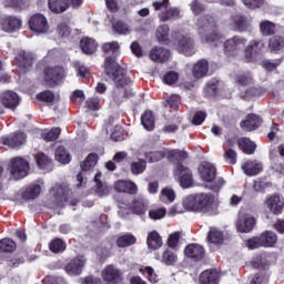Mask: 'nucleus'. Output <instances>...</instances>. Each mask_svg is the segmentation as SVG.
<instances>
[{
  "mask_svg": "<svg viewBox=\"0 0 284 284\" xmlns=\"http://www.w3.org/2000/svg\"><path fill=\"white\" fill-rule=\"evenodd\" d=\"M199 34L203 43H211L219 48L223 43L225 52L227 54H239L247 44V39L241 36H234L225 41V37L216 31V21L212 16H204L197 22Z\"/></svg>",
  "mask_w": 284,
  "mask_h": 284,
  "instance_id": "nucleus-1",
  "label": "nucleus"
},
{
  "mask_svg": "<svg viewBox=\"0 0 284 284\" xmlns=\"http://www.w3.org/2000/svg\"><path fill=\"white\" fill-rule=\"evenodd\" d=\"M104 72L105 75L112 79L115 88L118 90L122 89L123 97H132V80L125 74V70H123L114 58L108 57L104 62Z\"/></svg>",
  "mask_w": 284,
  "mask_h": 284,
  "instance_id": "nucleus-2",
  "label": "nucleus"
},
{
  "mask_svg": "<svg viewBox=\"0 0 284 284\" xmlns=\"http://www.w3.org/2000/svg\"><path fill=\"white\" fill-rule=\"evenodd\" d=\"M214 199L207 193H200L184 197L182 205L189 212H203L207 214L212 210Z\"/></svg>",
  "mask_w": 284,
  "mask_h": 284,
  "instance_id": "nucleus-3",
  "label": "nucleus"
},
{
  "mask_svg": "<svg viewBox=\"0 0 284 284\" xmlns=\"http://www.w3.org/2000/svg\"><path fill=\"white\" fill-rule=\"evenodd\" d=\"M28 170H30V166L28 165V161L23 160V158H14L11 160L10 174L16 181L26 179V176H28Z\"/></svg>",
  "mask_w": 284,
  "mask_h": 284,
  "instance_id": "nucleus-4",
  "label": "nucleus"
},
{
  "mask_svg": "<svg viewBox=\"0 0 284 284\" xmlns=\"http://www.w3.org/2000/svg\"><path fill=\"white\" fill-rule=\"evenodd\" d=\"M63 79H65L63 67H47L44 69V81L48 85H59Z\"/></svg>",
  "mask_w": 284,
  "mask_h": 284,
  "instance_id": "nucleus-5",
  "label": "nucleus"
},
{
  "mask_svg": "<svg viewBox=\"0 0 284 284\" xmlns=\"http://www.w3.org/2000/svg\"><path fill=\"white\" fill-rule=\"evenodd\" d=\"M87 263L88 260H85V256L78 255L67 263L65 272L69 276H81Z\"/></svg>",
  "mask_w": 284,
  "mask_h": 284,
  "instance_id": "nucleus-6",
  "label": "nucleus"
},
{
  "mask_svg": "<svg viewBox=\"0 0 284 284\" xmlns=\"http://www.w3.org/2000/svg\"><path fill=\"white\" fill-rule=\"evenodd\" d=\"M102 278L108 284H119L123 281V273L114 264H109L102 271Z\"/></svg>",
  "mask_w": 284,
  "mask_h": 284,
  "instance_id": "nucleus-7",
  "label": "nucleus"
},
{
  "mask_svg": "<svg viewBox=\"0 0 284 284\" xmlns=\"http://www.w3.org/2000/svg\"><path fill=\"white\" fill-rule=\"evenodd\" d=\"M30 30L37 32L38 34H45L50 30V24H48V19L41 13L32 16L29 20Z\"/></svg>",
  "mask_w": 284,
  "mask_h": 284,
  "instance_id": "nucleus-8",
  "label": "nucleus"
},
{
  "mask_svg": "<svg viewBox=\"0 0 284 284\" xmlns=\"http://www.w3.org/2000/svg\"><path fill=\"white\" fill-rule=\"evenodd\" d=\"M51 196H53V202L55 203V207H63L68 200L70 199V189L61 185H55L51 189Z\"/></svg>",
  "mask_w": 284,
  "mask_h": 284,
  "instance_id": "nucleus-9",
  "label": "nucleus"
},
{
  "mask_svg": "<svg viewBox=\"0 0 284 284\" xmlns=\"http://www.w3.org/2000/svg\"><path fill=\"white\" fill-rule=\"evenodd\" d=\"M149 207L150 202L148 200L138 197L131 202L129 210L132 212V214L140 216L142 221H145V214H148Z\"/></svg>",
  "mask_w": 284,
  "mask_h": 284,
  "instance_id": "nucleus-10",
  "label": "nucleus"
},
{
  "mask_svg": "<svg viewBox=\"0 0 284 284\" xmlns=\"http://www.w3.org/2000/svg\"><path fill=\"white\" fill-rule=\"evenodd\" d=\"M174 175L178 176L182 187H192L194 180L192 179V171H190V169L182 164H178L174 171Z\"/></svg>",
  "mask_w": 284,
  "mask_h": 284,
  "instance_id": "nucleus-11",
  "label": "nucleus"
},
{
  "mask_svg": "<svg viewBox=\"0 0 284 284\" xmlns=\"http://www.w3.org/2000/svg\"><path fill=\"white\" fill-rule=\"evenodd\" d=\"M263 50V42L261 40H252L244 49V59L247 63H252V61H256V57Z\"/></svg>",
  "mask_w": 284,
  "mask_h": 284,
  "instance_id": "nucleus-12",
  "label": "nucleus"
},
{
  "mask_svg": "<svg viewBox=\"0 0 284 284\" xmlns=\"http://www.w3.org/2000/svg\"><path fill=\"white\" fill-rule=\"evenodd\" d=\"M0 101L4 108L17 110V106L21 103V98L14 91H4L0 94Z\"/></svg>",
  "mask_w": 284,
  "mask_h": 284,
  "instance_id": "nucleus-13",
  "label": "nucleus"
},
{
  "mask_svg": "<svg viewBox=\"0 0 284 284\" xmlns=\"http://www.w3.org/2000/svg\"><path fill=\"white\" fill-rule=\"evenodd\" d=\"M199 172L202 181L206 183H212L216 179V168L210 162H202Z\"/></svg>",
  "mask_w": 284,
  "mask_h": 284,
  "instance_id": "nucleus-14",
  "label": "nucleus"
},
{
  "mask_svg": "<svg viewBox=\"0 0 284 284\" xmlns=\"http://www.w3.org/2000/svg\"><path fill=\"white\" fill-rule=\"evenodd\" d=\"M176 50L181 54H185V57H192V54L196 52V50L194 49V40H192V38L182 37L178 41Z\"/></svg>",
  "mask_w": 284,
  "mask_h": 284,
  "instance_id": "nucleus-15",
  "label": "nucleus"
},
{
  "mask_svg": "<svg viewBox=\"0 0 284 284\" xmlns=\"http://www.w3.org/2000/svg\"><path fill=\"white\" fill-rule=\"evenodd\" d=\"M256 226V219L254 216L246 214L241 215L237 221V230L244 234H247V232H252L254 227Z\"/></svg>",
  "mask_w": 284,
  "mask_h": 284,
  "instance_id": "nucleus-16",
  "label": "nucleus"
},
{
  "mask_svg": "<svg viewBox=\"0 0 284 284\" xmlns=\"http://www.w3.org/2000/svg\"><path fill=\"white\" fill-rule=\"evenodd\" d=\"M172 57L169 49L162 47H155L150 51V59L155 63H165Z\"/></svg>",
  "mask_w": 284,
  "mask_h": 284,
  "instance_id": "nucleus-17",
  "label": "nucleus"
},
{
  "mask_svg": "<svg viewBox=\"0 0 284 284\" xmlns=\"http://www.w3.org/2000/svg\"><path fill=\"white\" fill-rule=\"evenodd\" d=\"M184 254L194 261H203L205 256V248L200 244H189L184 250Z\"/></svg>",
  "mask_w": 284,
  "mask_h": 284,
  "instance_id": "nucleus-18",
  "label": "nucleus"
},
{
  "mask_svg": "<svg viewBox=\"0 0 284 284\" xmlns=\"http://www.w3.org/2000/svg\"><path fill=\"white\" fill-rule=\"evenodd\" d=\"M242 170L247 176H256L263 172V163L257 160H248L242 164Z\"/></svg>",
  "mask_w": 284,
  "mask_h": 284,
  "instance_id": "nucleus-19",
  "label": "nucleus"
},
{
  "mask_svg": "<svg viewBox=\"0 0 284 284\" xmlns=\"http://www.w3.org/2000/svg\"><path fill=\"white\" fill-rule=\"evenodd\" d=\"M22 23L21 19L8 16L2 20V30L4 32H17V30L21 29Z\"/></svg>",
  "mask_w": 284,
  "mask_h": 284,
  "instance_id": "nucleus-20",
  "label": "nucleus"
},
{
  "mask_svg": "<svg viewBox=\"0 0 284 284\" xmlns=\"http://www.w3.org/2000/svg\"><path fill=\"white\" fill-rule=\"evenodd\" d=\"M26 133L18 132L13 133L9 138H2L1 141L3 145H8L9 148H19L20 145H23L26 143Z\"/></svg>",
  "mask_w": 284,
  "mask_h": 284,
  "instance_id": "nucleus-21",
  "label": "nucleus"
},
{
  "mask_svg": "<svg viewBox=\"0 0 284 284\" xmlns=\"http://www.w3.org/2000/svg\"><path fill=\"white\" fill-rule=\"evenodd\" d=\"M265 205L273 212V214H281L284 205L283 197H280V195H271L266 199Z\"/></svg>",
  "mask_w": 284,
  "mask_h": 284,
  "instance_id": "nucleus-22",
  "label": "nucleus"
},
{
  "mask_svg": "<svg viewBox=\"0 0 284 284\" xmlns=\"http://www.w3.org/2000/svg\"><path fill=\"white\" fill-rule=\"evenodd\" d=\"M114 189L116 192H124L126 194H136V192H139V186H136L134 182L125 180L115 182Z\"/></svg>",
  "mask_w": 284,
  "mask_h": 284,
  "instance_id": "nucleus-23",
  "label": "nucleus"
},
{
  "mask_svg": "<svg viewBox=\"0 0 284 284\" xmlns=\"http://www.w3.org/2000/svg\"><path fill=\"white\" fill-rule=\"evenodd\" d=\"M210 71V64L207 60H200L193 67V77L194 79H203V77H207V72Z\"/></svg>",
  "mask_w": 284,
  "mask_h": 284,
  "instance_id": "nucleus-24",
  "label": "nucleus"
},
{
  "mask_svg": "<svg viewBox=\"0 0 284 284\" xmlns=\"http://www.w3.org/2000/svg\"><path fill=\"white\" fill-rule=\"evenodd\" d=\"M242 130L246 132H252V130H256L258 125H261V118L256 114H248L246 120L240 123Z\"/></svg>",
  "mask_w": 284,
  "mask_h": 284,
  "instance_id": "nucleus-25",
  "label": "nucleus"
},
{
  "mask_svg": "<svg viewBox=\"0 0 284 284\" xmlns=\"http://www.w3.org/2000/svg\"><path fill=\"white\" fill-rule=\"evenodd\" d=\"M159 19L163 23L168 21H176V19H181V10H179V8H170L162 11L159 16Z\"/></svg>",
  "mask_w": 284,
  "mask_h": 284,
  "instance_id": "nucleus-26",
  "label": "nucleus"
},
{
  "mask_svg": "<svg viewBox=\"0 0 284 284\" xmlns=\"http://www.w3.org/2000/svg\"><path fill=\"white\" fill-rule=\"evenodd\" d=\"M48 6L51 12L61 14V12H65L68 10L70 2L68 0H49Z\"/></svg>",
  "mask_w": 284,
  "mask_h": 284,
  "instance_id": "nucleus-27",
  "label": "nucleus"
},
{
  "mask_svg": "<svg viewBox=\"0 0 284 284\" xmlns=\"http://www.w3.org/2000/svg\"><path fill=\"white\" fill-rule=\"evenodd\" d=\"M206 239L211 245H223L225 236L223 235V232L219 231V229L211 227Z\"/></svg>",
  "mask_w": 284,
  "mask_h": 284,
  "instance_id": "nucleus-28",
  "label": "nucleus"
},
{
  "mask_svg": "<svg viewBox=\"0 0 284 284\" xmlns=\"http://www.w3.org/2000/svg\"><path fill=\"white\" fill-rule=\"evenodd\" d=\"M146 245L150 250H159L163 245V239L156 231H152L148 234Z\"/></svg>",
  "mask_w": 284,
  "mask_h": 284,
  "instance_id": "nucleus-29",
  "label": "nucleus"
},
{
  "mask_svg": "<svg viewBox=\"0 0 284 284\" xmlns=\"http://www.w3.org/2000/svg\"><path fill=\"white\" fill-rule=\"evenodd\" d=\"M41 194V185L39 184H31L26 189V191L22 192V199L23 201H33V199H37Z\"/></svg>",
  "mask_w": 284,
  "mask_h": 284,
  "instance_id": "nucleus-30",
  "label": "nucleus"
},
{
  "mask_svg": "<svg viewBox=\"0 0 284 284\" xmlns=\"http://www.w3.org/2000/svg\"><path fill=\"white\" fill-rule=\"evenodd\" d=\"M232 21L237 32H245L250 28V20L241 14L233 16Z\"/></svg>",
  "mask_w": 284,
  "mask_h": 284,
  "instance_id": "nucleus-31",
  "label": "nucleus"
},
{
  "mask_svg": "<svg viewBox=\"0 0 284 284\" xmlns=\"http://www.w3.org/2000/svg\"><path fill=\"white\" fill-rule=\"evenodd\" d=\"M200 283L219 284V272L210 270L204 271L200 276Z\"/></svg>",
  "mask_w": 284,
  "mask_h": 284,
  "instance_id": "nucleus-32",
  "label": "nucleus"
},
{
  "mask_svg": "<svg viewBox=\"0 0 284 284\" xmlns=\"http://www.w3.org/2000/svg\"><path fill=\"white\" fill-rule=\"evenodd\" d=\"M97 41L92 38H84L80 41V47L84 54H94L97 52Z\"/></svg>",
  "mask_w": 284,
  "mask_h": 284,
  "instance_id": "nucleus-33",
  "label": "nucleus"
},
{
  "mask_svg": "<svg viewBox=\"0 0 284 284\" xmlns=\"http://www.w3.org/2000/svg\"><path fill=\"white\" fill-rule=\"evenodd\" d=\"M263 247H274L278 237L272 231H265L260 235Z\"/></svg>",
  "mask_w": 284,
  "mask_h": 284,
  "instance_id": "nucleus-34",
  "label": "nucleus"
},
{
  "mask_svg": "<svg viewBox=\"0 0 284 284\" xmlns=\"http://www.w3.org/2000/svg\"><path fill=\"white\" fill-rule=\"evenodd\" d=\"M239 146L244 154H254L256 152V143L247 138H242L239 140Z\"/></svg>",
  "mask_w": 284,
  "mask_h": 284,
  "instance_id": "nucleus-35",
  "label": "nucleus"
},
{
  "mask_svg": "<svg viewBox=\"0 0 284 284\" xmlns=\"http://www.w3.org/2000/svg\"><path fill=\"white\" fill-rule=\"evenodd\" d=\"M99 179H101V173L98 172L94 176V181L97 183L95 185V194H98L100 197L108 196L110 194V186L108 184H103Z\"/></svg>",
  "mask_w": 284,
  "mask_h": 284,
  "instance_id": "nucleus-36",
  "label": "nucleus"
},
{
  "mask_svg": "<svg viewBox=\"0 0 284 284\" xmlns=\"http://www.w3.org/2000/svg\"><path fill=\"white\" fill-rule=\"evenodd\" d=\"M284 48V38L283 36H273L268 40V49L271 52H278Z\"/></svg>",
  "mask_w": 284,
  "mask_h": 284,
  "instance_id": "nucleus-37",
  "label": "nucleus"
},
{
  "mask_svg": "<svg viewBox=\"0 0 284 284\" xmlns=\"http://www.w3.org/2000/svg\"><path fill=\"white\" fill-rule=\"evenodd\" d=\"M98 161H99V155H97V153H90L80 165L82 172H89V170H92V168L97 165Z\"/></svg>",
  "mask_w": 284,
  "mask_h": 284,
  "instance_id": "nucleus-38",
  "label": "nucleus"
},
{
  "mask_svg": "<svg viewBox=\"0 0 284 284\" xmlns=\"http://www.w3.org/2000/svg\"><path fill=\"white\" fill-rule=\"evenodd\" d=\"M36 161L40 170H52V160L44 153H38L36 155Z\"/></svg>",
  "mask_w": 284,
  "mask_h": 284,
  "instance_id": "nucleus-39",
  "label": "nucleus"
},
{
  "mask_svg": "<svg viewBox=\"0 0 284 284\" xmlns=\"http://www.w3.org/2000/svg\"><path fill=\"white\" fill-rule=\"evenodd\" d=\"M260 31L263 37H272L276 32V24L270 20H265L260 24Z\"/></svg>",
  "mask_w": 284,
  "mask_h": 284,
  "instance_id": "nucleus-40",
  "label": "nucleus"
},
{
  "mask_svg": "<svg viewBox=\"0 0 284 284\" xmlns=\"http://www.w3.org/2000/svg\"><path fill=\"white\" fill-rule=\"evenodd\" d=\"M134 243H136V236L130 233L122 235L116 240L118 247H130V245H134Z\"/></svg>",
  "mask_w": 284,
  "mask_h": 284,
  "instance_id": "nucleus-41",
  "label": "nucleus"
},
{
  "mask_svg": "<svg viewBox=\"0 0 284 284\" xmlns=\"http://www.w3.org/2000/svg\"><path fill=\"white\" fill-rule=\"evenodd\" d=\"M55 160H58V162L62 163L63 165L70 163L71 156L68 150H65V146H59L55 150Z\"/></svg>",
  "mask_w": 284,
  "mask_h": 284,
  "instance_id": "nucleus-42",
  "label": "nucleus"
},
{
  "mask_svg": "<svg viewBox=\"0 0 284 284\" xmlns=\"http://www.w3.org/2000/svg\"><path fill=\"white\" fill-rule=\"evenodd\" d=\"M141 123L145 130H154V113H152V111H146L141 116Z\"/></svg>",
  "mask_w": 284,
  "mask_h": 284,
  "instance_id": "nucleus-43",
  "label": "nucleus"
},
{
  "mask_svg": "<svg viewBox=\"0 0 284 284\" xmlns=\"http://www.w3.org/2000/svg\"><path fill=\"white\" fill-rule=\"evenodd\" d=\"M187 159V152L181 150H172L169 152V160L172 163H181V161H185Z\"/></svg>",
  "mask_w": 284,
  "mask_h": 284,
  "instance_id": "nucleus-44",
  "label": "nucleus"
},
{
  "mask_svg": "<svg viewBox=\"0 0 284 284\" xmlns=\"http://www.w3.org/2000/svg\"><path fill=\"white\" fill-rule=\"evenodd\" d=\"M155 37L158 41L165 43L168 41V37H170V27L168 24H162L156 29Z\"/></svg>",
  "mask_w": 284,
  "mask_h": 284,
  "instance_id": "nucleus-45",
  "label": "nucleus"
},
{
  "mask_svg": "<svg viewBox=\"0 0 284 284\" xmlns=\"http://www.w3.org/2000/svg\"><path fill=\"white\" fill-rule=\"evenodd\" d=\"M49 250H51L53 254L65 252V242H63L61 239H55L49 244Z\"/></svg>",
  "mask_w": 284,
  "mask_h": 284,
  "instance_id": "nucleus-46",
  "label": "nucleus"
},
{
  "mask_svg": "<svg viewBox=\"0 0 284 284\" xmlns=\"http://www.w3.org/2000/svg\"><path fill=\"white\" fill-rule=\"evenodd\" d=\"M17 244L11 239H3L0 241V252H14Z\"/></svg>",
  "mask_w": 284,
  "mask_h": 284,
  "instance_id": "nucleus-47",
  "label": "nucleus"
},
{
  "mask_svg": "<svg viewBox=\"0 0 284 284\" xmlns=\"http://www.w3.org/2000/svg\"><path fill=\"white\" fill-rule=\"evenodd\" d=\"M165 214H168L165 207L152 209L149 211V219H152V221H159L164 219Z\"/></svg>",
  "mask_w": 284,
  "mask_h": 284,
  "instance_id": "nucleus-48",
  "label": "nucleus"
},
{
  "mask_svg": "<svg viewBox=\"0 0 284 284\" xmlns=\"http://www.w3.org/2000/svg\"><path fill=\"white\" fill-rule=\"evenodd\" d=\"M146 162L145 160H138L131 163V172L133 174H143L145 172Z\"/></svg>",
  "mask_w": 284,
  "mask_h": 284,
  "instance_id": "nucleus-49",
  "label": "nucleus"
},
{
  "mask_svg": "<svg viewBox=\"0 0 284 284\" xmlns=\"http://www.w3.org/2000/svg\"><path fill=\"white\" fill-rule=\"evenodd\" d=\"M162 261L165 265H174L178 261L176 254L174 252L166 250L163 252Z\"/></svg>",
  "mask_w": 284,
  "mask_h": 284,
  "instance_id": "nucleus-50",
  "label": "nucleus"
},
{
  "mask_svg": "<svg viewBox=\"0 0 284 284\" xmlns=\"http://www.w3.org/2000/svg\"><path fill=\"white\" fill-rule=\"evenodd\" d=\"M17 59L21 63V65H24V68L32 65L33 58L31 53H27L26 51H20L19 57Z\"/></svg>",
  "mask_w": 284,
  "mask_h": 284,
  "instance_id": "nucleus-51",
  "label": "nucleus"
},
{
  "mask_svg": "<svg viewBox=\"0 0 284 284\" xmlns=\"http://www.w3.org/2000/svg\"><path fill=\"white\" fill-rule=\"evenodd\" d=\"M119 42L112 41V42H106L102 45V51L105 54H115V52H119Z\"/></svg>",
  "mask_w": 284,
  "mask_h": 284,
  "instance_id": "nucleus-52",
  "label": "nucleus"
},
{
  "mask_svg": "<svg viewBox=\"0 0 284 284\" xmlns=\"http://www.w3.org/2000/svg\"><path fill=\"white\" fill-rule=\"evenodd\" d=\"M160 199L161 201H169V203H173L174 199H176V192L170 187H165L162 190Z\"/></svg>",
  "mask_w": 284,
  "mask_h": 284,
  "instance_id": "nucleus-53",
  "label": "nucleus"
},
{
  "mask_svg": "<svg viewBox=\"0 0 284 284\" xmlns=\"http://www.w3.org/2000/svg\"><path fill=\"white\" fill-rule=\"evenodd\" d=\"M73 67L77 70L78 77H81L82 79H88V77H90V71H88V67L83 65V63L75 61L73 62Z\"/></svg>",
  "mask_w": 284,
  "mask_h": 284,
  "instance_id": "nucleus-54",
  "label": "nucleus"
},
{
  "mask_svg": "<svg viewBox=\"0 0 284 284\" xmlns=\"http://www.w3.org/2000/svg\"><path fill=\"white\" fill-rule=\"evenodd\" d=\"M60 134H61V129L53 128L47 133H43L42 138L44 139V141H57Z\"/></svg>",
  "mask_w": 284,
  "mask_h": 284,
  "instance_id": "nucleus-55",
  "label": "nucleus"
},
{
  "mask_svg": "<svg viewBox=\"0 0 284 284\" xmlns=\"http://www.w3.org/2000/svg\"><path fill=\"white\" fill-rule=\"evenodd\" d=\"M112 125H114L115 131L111 132V139L113 141H121V125L119 124H114V122H112V120L109 121V124L106 126V130H112Z\"/></svg>",
  "mask_w": 284,
  "mask_h": 284,
  "instance_id": "nucleus-56",
  "label": "nucleus"
},
{
  "mask_svg": "<svg viewBox=\"0 0 284 284\" xmlns=\"http://www.w3.org/2000/svg\"><path fill=\"white\" fill-rule=\"evenodd\" d=\"M37 99H39V101H43L44 103H53L54 93L52 91H43L37 94Z\"/></svg>",
  "mask_w": 284,
  "mask_h": 284,
  "instance_id": "nucleus-57",
  "label": "nucleus"
},
{
  "mask_svg": "<svg viewBox=\"0 0 284 284\" xmlns=\"http://www.w3.org/2000/svg\"><path fill=\"white\" fill-rule=\"evenodd\" d=\"M283 63V59L277 60H266L263 62V68L266 69L268 72H272L277 69L278 65Z\"/></svg>",
  "mask_w": 284,
  "mask_h": 284,
  "instance_id": "nucleus-58",
  "label": "nucleus"
},
{
  "mask_svg": "<svg viewBox=\"0 0 284 284\" xmlns=\"http://www.w3.org/2000/svg\"><path fill=\"white\" fill-rule=\"evenodd\" d=\"M4 8H13V10H23V0H4Z\"/></svg>",
  "mask_w": 284,
  "mask_h": 284,
  "instance_id": "nucleus-59",
  "label": "nucleus"
},
{
  "mask_svg": "<svg viewBox=\"0 0 284 284\" xmlns=\"http://www.w3.org/2000/svg\"><path fill=\"white\" fill-rule=\"evenodd\" d=\"M113 30L118 34H130V27L121 21L113 23Z\"/></svg>",
  "mask_w": 284,
  "mask_h": 284,
  "instance_id": "nucleus-60",
  "label": "nucleus"
},
{
  "mask_svg": "<svg viewBox=\"0 0 284 284\" xmlns=\"http://www.w3.org/2000/svg\"><path fill=\"white\" fill-rule=\"evenodd\" d=\"M142 274L149 278L150 283H159V277L156 276V273H154V268L148 266L142 270Z\"/></svg>",
  "mask_w": 284,
  "mask_h": 284,
  "instance_id": "nucleus-61",
  "label": "nucleus"
},
{
  "mask_svg": "<svg viewBox=\"0 0 284 284\" xmlns=\"http://www.w3.org/2000/svg\"><path fill=\"white\" fill-rule=\"evenodd\" d=\"M176 81H179V73L174 71H169L165 73L164 83H166V85H172L176 83Z\"/></svg>",
  "mask_w": 284,
  "mask_h": 284,
  "instance_id": "nucleus-62",
  "label": "nucleus"
},
{
  "mask_svg": "<svg viewBox=\"0 0 284 284\" xmlns=\"http://www.w3.org/2000/svg\"><path fill=\"white\" fill-rule=\"evenodd\" d=\"M246 246L250 250H258V247H263V242L261 240V236L253 237L246 242Z\"/></svg>",
  "mask_w": 284,
  "mask_h": 284,
  "instance_id": "nucleus-63",
  "label": "nucleus"
},
{
  "mask_svg": "<svg viewBox=\"0 0 284 284\" xmlns=\"http://www.w3.org/2000/svg\"><path fill=\"white\" fill-rule=\"evenodd\" d=\"M100 103L101 99L93 97L87 100V108H89V110H99Z\"/></svg>",
  "mask_w": 284,
  "mask_h": 284,
  "instance_id": "nucleus-64",
  "label": "nucleus"
}]
</instances>
